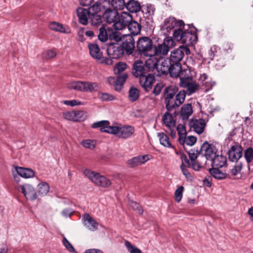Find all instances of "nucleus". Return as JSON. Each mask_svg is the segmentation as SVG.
Listing matches in <instances>:
<instances>
[{
    "label": "nucleus",
    "mask_w": 253,
    "mask_h": 253,
    "mask_svg": "<svg viewBox=\"0 0 253 253\" xmlns=\"http://www.w3.org/2000/svg\"><path fill=\"white\" fill-rule=\"evenodd\" d=\"M173 37L175 41L185 44V46L187 47L192 45L197 41V36L194 32L182 27L174 30Z\"/></svg>",
    "instance_id": "obj_1"
},
{
    "label": "nucleus",
    "mask_w": 253,
    "mask_h": 253,
    "mask_svg": "<svg viewBox=\"0 0 253 253\" xmlns=\"http://www.w3.org/2000/svg\"><path fill=\"white\" fill-rule=\"evenodd\" d=\"M155 61L154 62L150 58H148L146 60L145 64L140 60L135 61L133 65V75L137 78H140L144 75L151 72L155 69Z\"/></svg>",
    "instance_id": "obj_2"
},
{
    "label": "nucleus",
    "mask_w": 253,
    "mask_h": 253,
    "mask_svg": "<svg viewBox=\"0 0 253 253\" xmlns=\"http://www.w3.org/2000/svg\"><path fill=\"white\" fill-rule=\"evenodd\" d=\"M154 46L152 40L147 37H143L137 42V51L141 56L150 58L152 56Z\"/></svg>",
    "instance_id": "obj_3"
},
{
    "label": "nucleus",
    "mask_w": 253,
    "mask_h": 253,
    "mask_svg": "<svg viewBox=\"0 0 253 253\" xmlns=\"http://www.w3.org/2000/svg\"><path fill=\"white\" fill-rule=\"evenodd\" d=\"M84 173L97 186L107 188L112 184L111 180L105 176L101 175L98 172L92 171L89 169H85Z\"/></svg>",
    "instance_id": "obj_4"
},
{
    "label": "nucleus",
    "mask_w": 253,
    "mask_h": 253,
    "mask_svg": "<svg viewBox=\"0 0 253 253\" xmlns=\"http://www.w3.org/2000/svg\"><path fill=\"white\" fill-rule=\"evenodd\" d=\"M84 173L97 186L107 188L112 184L111 180L105 176L101 175L98 172L92 171L89 169H85Z\"/></svg>",
    "instance_id": "obj_5"
},
{
    "label": "nucleus",
    "mask_w": 253,
    "mask_h": 253,
    "mask_svg": "<svg viewBox=\"0 0 253 253\" xmlns=\"http://www.w3.org/2000/svg\"><path fill=\"white\" fill-rule=\"evenodd\" d=\"M113 128H114V130L112 131V134L125 139L129 138L135 131L134 127L129 125H119L118 126H114Z\"/></svg>",
    "instance_id": "obj_6"
},
{
    "label": "nucleus",
    "mask_w": 253,
    "mask_h": 253,
    "mask_svg": "<svg viewBox=\"0 0 253 253\" xmlns=\"http://www.w3.org/2000/svg\"><path fill=\"white\" fill-rule=\"evenodd\" d=\"M185 96L186 91L185 90H181L175 97L171 99L165 100L167 110L171 111L172 109L179 107L184 102Z\"/></svg>",
    "instance_id": "obj_7"
},
{
    "label": "nucleus",
    "mask_w": 253,
    "mask_h": 253,
    "mask_svg": "<svg viewBox=\"0 0 253 253\" xmlns=\"http://www.w3.org/2000/svg\"><path fill=\"white\" fill-rule=\"evenodd\" d=\"M184 53L189 55L190 54V50L188 47L180 45L178 48L171 52L169 58L172 63L181 64L180 61L183 58Z\"/></svg>",
    "instance_id": "obj_8"
},
{
    "label": "nucleus",
    "mask_w": 253,
    "mask_h": 253,
    "mask_svg": "<svg viewBox=\"0 0 253 253\" xmlns=\"http://www.w3.org/2000/svg\"><path fill=\"white\" fill-rule=\"evenodd\" d=\"M184 25L182 20L177 21L173 17H169L165 20L163 24L161 26V30L164 34H168L175 27L181 28Z\"/></svg>",
    "instance_id": "obj_9"
},
{
    "label": "nucleus",
    "mask_w": 253,
    "mask_h": 253,
    "mask_svg": "<svg viewBox=\"0 0 253 253\" xmlns=\"http://www.w3.org/2000/svg\"><path fill=\"white\" fill-rule=\"evenodd\" d=\"M169 47L164 44H160L157 46H154L152 56L150 59L154 62L155 61V65L159 62L160 58L163 57V56L167 55L169 51Z\"/></svg>",
    "instance_id": "obj_10"
},
{
    "label": "nucleus",
    "mask_w": 253,
    "mask_h": 253,
    "mask_svg": "<svg viewBox=\"0 0 253 253\" xmlns=\"http://www.w3.org/2000/svg\"><path fill=\"white\" fill-rule=\"evenodd\" d=\"M172 62L169 58L162 57L159 60V62L156 65L155 69L159 72V74L166 75L169 72Z\"/></svg>",
    "instance_id": "obj_11"
},
{
    "label": "nucleus",
    "mask_w": 253,
    "mask_h": 253,
    "mask_svg": "<svg viewBox=\"0 0 253 253\" xmlns=\"http://www.w3.org/2000/svg\"><path fill=\"white\" fill-rule=\"evenodd\" d=\"M107 52L109 56L113 59H119L122 57L125 53L121 44L118 43L109 45Z\"/></svg>",
    "instance_id": "obj_12"
},
{
    "label": "nucleus",
    "mask_w": 253,
    "mask_h": 253,
    "mask_svg": "<svg viewBox=\"0 0 253 253\" xmlns=\"http://www.w3.org/2000/svg\"><path fill=\"white\" fill-rule=\"evenodd\" d=\"M152 158L150 155H139L129 159L127 162V166L130 168H134L145 164Z\"/></svg>",
    "instance_id": "obj_13"
},
{
    "label": "nucleus",
    "mask_w": 253,
    "mask_h": 253,
    "mask_svg": "<svg viewBox=\"0 0 253 253\" xmlns=\"http://www.w3.org/2000/svg\"><path fill=\"white\" fill-rule=\"evenodd\" d=\"M21 192L27 199L35 200L38 198L37 192L33 186L29 184H24L20 186Z\"/></svg>",
    "instance_id": "obj_14"
},
{
    "label": "nucleus",
    "mask_w": 253,
    "mask_h": 253,
    "mask_svg": "<svg viewBox=\"0 0 253 253\" xmlns=\"http://www.w3.org/2000/svg\"><path fill=\"white\" fill-rule=\"evenodd\" d=\"M155 80V76L150 73V72L139 78L140 84L146 91L149 90L152 88V84Z\"/></svg>",
    "instance_id": "obj_15"
},
{
    "label": "nucleus",
    "mask_w": 253,
    "mask_h": 253,
    "mask_svg": "<svg viewBox=\"0 0 253 253\" xmlns=\"http://www.w3.org/2000/svg\"><path fill=\"white\" fill-rule=\"evenodd\" d=\"M196 76V72L191 68L187 67L182 69L179 76V84L194 80V77Z\"/></svg>",
    "instance_id": "obj_16"
},
{
    "label": "nucleus",
    "mask_w": 253,
    "mask_h": 253,
    "mask_svg": "<svg viewBox=\"0 0 253 253\" xmlns=\"http://www.w3.org/2000/svg\"><path fill=\"white\" fill-rule=\"evenodd\" d=\"M135 42L132 36L127 35L124 38L122 44H121L124 51L129 55L134 49Z\"/></svg>",
    "instance_id": "obj_17"
},
{
    "label": "nucleus",
    "mask_w": 253,
    "mask_h": 253,
    "mask_svg": "<svg viewBox=\"0 0 253 253\" xmlns=\"http://www.w3.org/2000/svg\"><path fill=\"white\" fill-rule=\"evenodd\" d=\"M111 2L110 0H97L90 7V10L92 12H99L110 9Z\"/></svg>",
    "instance_id": "obj_18"
},
{
    "label": "nucleus",
    "mask_w": 253,
    "mask_h": 253,
    "mask_svg": "<svg viewBox=\"0 0 253 253\" xmlns=\"http://www.w3.org/2000/svg\"><path fill=\"white\" fill-rule=\"evenodd\" d=\"M84 225L91 231H94L98 228V222L88 213H85L83 215Z\"/></svg>",
    "instance_id": "obj_19"
},
{
    "label": "nucleus",
    "mask_w": 253,
    "mask_h": 253,
    "mask_svg": "<svg viewBox=\"0 0 253 253\" xmlns=\"http://www.w3.org/2000/svg\"><path fill=\"white\" fill-rule=\"evenodd\" d=\"M110 123L108 121L103 120L95 122L92 124L93 128H100L101 132H107L112 134V131L114 130V126H110Z\"/></svg>",
    "instance_id": "obj_20"
},
{
    "label": "nucleus",
    "mask_w": 253,
    "mask_h": 253,
    "mask_svg": "<svg viewBox=\"0 0 253 253\" xmlns=\"http://www.w3.org/2000/svg\"><path fill=\"white\" fill-rule=\"evenodd\" d=\"M48 27L52 31L61 33L69 34L71 33V29L68 26L55 21L50 22L48 24Z\"/></svg>",
    "instance_id": "obj_21"
},
{
    "label": "nucleus",
    "mask_w": 253,
    "mask_h": 253,
    "mask_svg": "<svg viewBox=\"0 0 253 253\" xmlns=\"http://www.w3.org/2000/svg\"><path fill=\"white\" fill-rule=\"evenodd\" d=\"M243 149L239 145L233 146L228 152L229 160L232 162L238 161L242 156Z\"/></svg>",
    "instance_id": "obj_22"
},
{
    "label": "nucleus",
    "mask_w": 253,
    "mask_h": 253,
    "mask_svg": "<svg viewBox=\"0 0 253 253\" xmlns=\"http://www.w3.org/2000/svg\"><path fill=\"white\" fill-rule=\"evenodd\" d=\"M171 111H167L163 115L162 122L165 126L169 130H172L175 127L176 121L172 115L170 113Z\"/></svg>",
    "instance_id": "obj_23"
},
{
    "label": "nucleus",
    "mask_w": 253,
    "mask_h": 253,
    "mask_svg": "<svg viewBox=\"0 0 253 253\" xmlns=\"http://www.w3.org/2000/svg\"><path fill=\"white\" fill-rule=\"evenodd\" d=\"M76 12L79 22L84 25H86L88 18L90 16V11L87 9L79 7L77 8Z\"/></svg>",
    "instance_id": "obj_24"
},
{
    "label": "nucleus",
    "mask_w": 253,
    "mask_h": 253,
    "mask_svg": "<svg viewBox=\"0 0 253 253\" xmlns=\"http://www.w3.org/2000/svg\"><path fill=\"white\" fill-rule=\"evenodd\" d=\"M114 32L112 29L110 28L105 29L104 27L102 26L100 28L99 30V34L98 38L99 40L101 42H105L109 38L112 39L114 38L113 35Z\"/></svg>",
    "instance_id": "obj_25"
},
{
    "label": "nucleus",
    "mask_w": 253,
    "mask_h": 253,
    "mask_svg": "<svg viewBox=\"0 0 253 253\" xmlns=\"http://www.w3.org/2000/svg\"><path fill=\"white\" fill-rule=\"evenodd\" d=\"M200 150L207 157V159H208V157H211L213 154L215 155L217 151L216 149L213 145V143H203Z\"/></svg>",
    "instance_id": "obj_26"
},
{
    "label": "nucleus",
    "mask_w": 253,
    "mask_h": 253,
    "mask_svg": "<svg viewBox=\"0 0 253 253\" xmlns=\"http://www.w3.org/2000/svg\"><path fill=\"white\" fill-rule=\"evenodd\" d=\"M118 16L119 12L118 11L112 8L105 11L103 15L106 21L109 24L113 23L116 21L118 19Z\"/></svg>",
    "instance_id": "obj_27"
},
{
    "label": "nucleus",
    "mask_w": 253,
    "mask_h": 253,
    "mask_svg": "<svg viewBox=\"0 0 253 253\" xmlns=\"http://www.w3.org/2000/svg\"><path fill=\"white\" fill-rule=\"evenodd\" d=\"M206 126V123L204 119L193 120L190 123V127L198 134H201L203 132Z\"/></svg>",
    "instance_id": "obj_28"
},
{
    "label": "nucleus",
    "mask_w": 253,
    "mask_h": 253,
    "mask_svg": "<svg viewBox=\"0 0 253 253\" xmlns=\"http://www.w3.org/2000/svg\"><path fill=\"white\" fill-rule=\"evenodd\" d=\"M179 85L183 88H186V92L188 95H190L196 92L199 88V84L194 80Z\"/></svg>",
    "instance_id": "obj_29"
},
{
    "label": "nucleus",
    "mask_w": 253,
    "mask_h": 253,
    "mask_svg": "<svg viewBox=\"0 0 253 253\" xmlns=\"http://www.w3.org/2000/svg\"><path fill=\"white\" fill-rule=\"evenodd\" d=\"M14 170L18 175L25 178L33 177L35 175L34 171L31 169L15 167Z\"/></svg>",
    "instance_id": "obj_30"
},
{
    "label": "nucleus",
    "mask_w": 253,
    "mask_h": 253,
    "mask_svg": "<svg viewBox=\"0 0 253 253\" xmlns=\"http://www.w3.org/2000/svg\"><path fill=\"white\" fill-rule=\"evenodd\" d=\"M88 48L90 55L93 58L97 60L101 59L102 53L98 45L96 43H90L88 44Z\"/></svg>",
    "instance_id": "obj_31"
},
{
    "label": "nucleus",
    "mask_w": 253,
    "mask_h": 253,
    "mask_svg": "<svg viewBox=\"0 0 253 253\" xmlns=\"http://www.w3.org/2000/svg\"><path fill=\"white\" fill-rule=\"evenodd\" d=\"M125 7L131 13H136L141 9L140 3L134 0H129L126 2Z\"/></svg>",
    "instance_id": "obj_32"
},
{
    "label": "nucleus",
    "mask_w": 253,
    "mask_h": 253,
    "mask_svg": "<svg viewBox=\"0 0 253 253\" xmlns=\"http://www.w3.org/2000/svg\"><path fill=\"white\" fill-rule=\"evenodd\" d=\"M227 159L223 155H215L212 159V166L217 168H222L226 165Z\"/></svg>",
    "instance_id": "obj_33"
},
{
    "label": "nucleus",
    "mask_w": 253,
    "mask_h": 253,
    "mask_svg": "<svg viewBox=\"0 0 253 253\" xmlns=\"http://www.w3.org/2000/svg\"><path fill=\"white\" fill-rule=\"evenodd\" d=\"M127 26L131 36H136L140 33L141 26L136 21L131 20Z\"/></svg>",
    "instance_id": "obj_34"
},
{
    "label": "nucleus",
    "mask_w": 253,
    "mask_h": 253,
    "mask_svg": "<svg viewBox=\"0 0 253 253\" xmlns=\"http://www.w3.org/2000/svg\"><path fill=\"white\" fill-rule=\"evenodd\" d=\"M182 70L181 64L172 63L169 73L173 78L179 77Z\"/></svg>",
    "instance_id": "obj_35"
},
{
    "label": "nucleus",
    "mask_w": 253,
    "mask_h": 253,
    "mask_svg": "<svg viewBox=\"0 0 253 253\" xmlns=\"http://www.w3.org/2000/svg\"><path fill=\"white\" fill-rule=\"evenodd\" d=\"M98 89L97 83L83 81V92H91L97 91Z\"/></svg>",
    "instance_id": "obj_36"
},
{
    "label": "nucleus",
    "mask_w": 253,
    "mask_h": 253,
    "mask_svg": "<svg viewBox=\"0 0 253 253\" xmlns=\"http://www.w3.org/2000/svg\"><path fill=\"white\" fill-rule=\"evenodd\" d=\"M193 112L192 105L190 104L184 105L180 111V116L182 120H187Z\"/></svg>",
    "instance_id": "obj_37"
},
{
    "label": "nucleus",
    "mask_w": 253,
    "mask_h": 253,
    "mask_svg": "<svg viewBox=\"0 0 253 253\" xmlns=\"http://www.w3.org/2000/svg\"><path fill=\"white\" fill-rule=\"evenodd\" d=\"M220 168L212 167L210 169V173L215 178L222 179L226 177V174L219 169Z\"/></svg>",
    "instance_id": "obj_38"
},
{
    "label": "nucleus",
    "mask_w": 253,
    "mask_h": 253,
    "mask_svg": "<svg viewBox=\"0 0 253 253\" xmlns=\"http://www.w3.org/2000/svg\"><path fill=\"white\" fill-rule=\"evenodd\" d=\"M93 13L90 14V19L91 25L94 26H98L100 25L102 23V18L98 12H92Z\"/></svg>",
    "instance_id": "obj_39"
},
{
    "label": "nucleus",
    "mask_w": 253,
    "mask_h": 253,
    "mask_svg": "<svg viewBox=\"0 0 253 253\" xmlns=\"http://www.w3.org/2000/svg\"><path fill=\"white\" fill-rule=\"evenodd\" d=\"M177 91V88L174 86L171 85L166 87L164 91L165 100L171 99L175 96Z\"/></svg>",
    "instance_id": "obj_40"
},
{
    "label": "nucleus",
    "mask_w": 253,
    "mask_h": 253,
    "mask_svg": "<svg viewBox=\"0 0 253 253\" xmlns=\"http://www.w3.org/2000/svg\"><path fill=\"white\" fill-rule=\"evenodd\" d=\"M67 87L69 89H73L83 92V81H73L69 82L67 84Z\"/></svg>",
    "instance_id": "obj_41"
},
{
    "label": "nucleus",
    "mask_w": 253,
    "mask_h": 253,
    "mask_svg": "<svg viewBox=\"0 0 253 253\" xmlns=\"http://www.w3.org/2000/svg\"><path fill=\"white\" fill-rule=\"evenodd\" d=\"M127 78V75L126 73L118 76L117 77V84H116V90L120 91L121 90L122 86L125 83Z\"/></svg>",
    "instance_id": "obj_42"
},
{
    "label": "nucleus",
    "mask_w": 253,
    "mask_h": 253,
    "mask_svg": "<svg viewBox=\"0 0 253 253\" xmlns=\"http://www.w3.org/2000/svg\"><path fill=\"white\" fill-rule=\"evenodd\" d=\"M242 169V165L241 163H237L233 168L230 170L229 174L233 176H237V178L240 175L241 177V171Z\"/></svg>",
    "instance_id": "obj_43"
},
{
    "label": "nucleus",
    "mask_w": 253,
    "mask_h": 253,
    "mask_svg": "<svg viewBox=\"0 0 253 253\" xmlns=\"http://www.w3.org/2000/svg\"><path fill=\"white\" fill-rule=\"evenodd\" d=\"M110 2L112 7L117 11L123 10L125 7V0H111Z\"/></svg>",
    "instance_id": "obj_44"
},
{
    "label": "nucleus",
    "mask_w": 253,
    "mask_h": 253,
    "mask_svg": "<svg viewBox=\"0 0 253 253\" xmlns=\"http://www.w3.org/2000/svg\"><path fill=\"white\" fill-rule=\"evenodd\" d=\"M176 128L179 135V142H185L186 131L185 127L182 125L180 124L177 126Z\"/></svg>",
    "instance_id": "obj_45"
},
{
    "label": "nucleus",
    "mask_w": 253,
    "mask_h": 253,
    "mask_svg": "<svg viewBox=\"0 0 253 253\" xmlns=\"http://www.w3.org/2000/svg\"><path fill=\"white\" fill-rule=\"evenodd\" d=\"M126 26L132 20V17L130 13L127 12H123L121 16H118V19Z\"/></svg>",
    "instance_id": "obj_46"
},
{
    "label": "nucleus",
    "mask_w": 253,
    "mask_h": 253,
    "mask_svg": "<svg viewBox=\"0 0 253 253\" xmlns=\"http://www.w3.org/2000/svg\"><path fill=\"white\" fill-rule=\"evenodd\" d=\"M38 193L42 196L45 195L49 190V186L47 183L42 182L40 183L38 186Z\"/></svg>",
    "instance_id": "obj_47"
},
{
    "label": "nucleus",
    "mask_w": 253,
    "mask_h": 253,
    "mask_svg": "<svg viewBox=\"0 0 253 253\" xmlns=\"http://www.w3.org/2000/svg\"><path fill=\"white\" fill-rule=\"evenodd\" d=\"M139 90L134 87H131L129 90V99L131 102L135 101L139 97Z\"/></svg>",
    "instance_id": "obj_48"
},
{
    "label": "nucleus",
    "mask_w": 253,
    "mask_h": 253,
    "mask_svg": "<svg viewBox=\"0 0 253 253\" xmlns=\"http://www.w3.org/2000/svg\"><path fill=\"white\" fill-rule=\"evenodd\" d=\"M86 117V112L83 111H75L74 122L83 121Z\"/></svg>",
    "instance_id": "obj_49"
},
{
    "label": "nucleus",
    "mask_w": 253,
    "mask_h": 253,
    "mask_svg": "<svg viewBox=\"0 0 253 253\" xmlns=\"http://www.w3.org/2000/svg\"><path fill=\"white\" fill-rule=\"evenodd\" d=\"M98 97L103 101H109L115 99V96L112 94L102 92H99L98 93Z\"/></svg>",
    "instance_id": "obj_50"
},
{
    "label": "nucleus",
    "mask_w": 253,
    "mask_h": 253,
    "mask_svg": "<svg viewBox=\"0 0 253 253\" xmlns=\"http://www.w3.org/2000/svg\"><path fill=\"white\" fill-rule=\"evenodd\" d=\"M125 245L129 253H142V251L140 249L132 245L128 241H125Z\"/></svg>",
    "instance_id": "obj_51"
},
{
    "label": "nucleus",
    "mask_w": 253,
    "mask_h": 253,
    "mask_svg": "<svg viewBox=\"0 0 253 253\" xmlns=\"http://www.w3.org/2000/svg\"><path fill=\"white\" fill-rule=\"evenodd\" d=\"M127 68V65L124 62H119L116 64L114 72L115 74L119 75L121 73L124 72Z\"/></svg>",
    "instance_id": "obj_52"
},
{
    "label": "nucleus",
    "mask_w": 253,
    "mask_h": 253,
    "mask_svg": "<svg viewBox=\"0 0 253 253\" xmlns=\"http://www.w3.org/2000/svg\"><path fill=\"white\" fill-rule=\"evenodd\" d=\"M244 157L248 164L251 163L253 160V149L251 147L247 148L245 151Z\"/></svg>",
    "instance_id": "obj_53"
},
{
    "label": "nucleus",
    "mask_w": 253,
    "mask_h": 253,
    "mask_svg": "<svg viewBox=\"0 0 253 253\" xmlns=\"http://www.w3.org/2000/svg\"><path fill=\"white\" fill-rule=\"evenodd\" d=\"M183 190L184 187L182 186L178 187L175 190L174 193V197L175 200L176 202H179L181 201L183 195Z\"/></svg>",
    "instance_id": "obj_54"
},
{
    "label": "nucleus",
    "mask_w": 253,
    "mask_h": 253,
    "mask_svg": "<svg viewBox=\"0 0 253 253\" xmlns=\"http://www.w3.org/2000/svg\"><path fill=\"white\" fill-rule=\"evenodd\" d=\"M129 205L138 213L140 214L143 213V210L142 209V207L137 203L131 201L129 203Z\"/></svg>",
    "instance_id": "obj_55"
},
{
    "label": "nucleus",
    "mask_w": 253,
    "mask_h": 253,
    "mask_svg": "<svg viewBox=\"0 0 253 253\" xmlns=\"http://www.w3.org/2000/svg\"><path fill=\"white\" fill-rule=\"evenodd\" d=\"M181 159L182 163L180 165V169H182V168H186V167H191V162H190L189 160L185 155L181 156Z\"/></svg>",
    "instance_id": "obj_56"
},
{
    "label": "nucleus",
    "mask_w": 253,
    "mask_h": 253,
    "mask_svg": "<svg viewBox=\"0 0 253 253\" xmlns=\"http://www.w3.org/2000/svg\"><path fill=\"white\" fill-rule=\"evenodd\" d=\"M63 117L67 120L74 122L75 111L64 112L63 113Z\"/></svg>",
    "instance_id": "obj_57"
},
{
    "label": "nucleus",
    "mask_w": 253,
    "mask_h": 253,
    "mask_svg": "<svg viewBox=\"0 0 253 253\" xmlns=\"http://www.w3.org/2000/svg\"><path fill=\"white\" fill-rule=\"evenodd\" d=\"M56 55V53L52 50H48L43 53V57L44 59H48L54 58Z\"/></svg>",
    "instance_id": "obj_58"
},
{
    "label": "nucleus",
    "mask_w": 253,
    "mask_h": 253,
    "mask_svg": "<svg viewBox=\"0 0 253 253\" xmlns=\"http://www.w3.org/2000/svg\"><path fill=\"white\" fill-rule=\"evenodd\" d=\"M63 244L66 248L70 252H75L76 251L72 246V245L67 240V239L64 237L63 239Z\"/></svg>",
    "instance_id": "obj_59"
},
{
    "label": "nucleus",
    "mask_w": 253,
    "mask_h": 253,
    "mask_svg": "<svg viewBox=\"0 0 253 253\" xmlns=\"http://www.w3.org/2000/svg\"><path fill=\"white\" fill-rule=\"evenodd\" d=\"M162 44L169 47V49H170V47L173 45L174 41L171 37H167L165 38Z\"/></svg>",
    "instance_id": "obj_60"
},
{
    "label": "nucleus",
    "mask_w": 253,
    "mask_h": 253,
    "mask_svg": "<svg viewBox=\"0 0 253 253\" xmlns=\"http://www.w3.org/2000/svg\"><path fill=\"white\" fill-rule=\"evenodd\" d=\"M113 23V27L116 30H121L126 27V26L119 19L116 20V21Z\"/></svg>",
    "instance_id": "obj_61"
},
{
    "label": "nucleus",
    "mask_w": 253,
    "mask_h": 253,
    "mask_svg": "<svg viewBox=\"0 0 253 253\" xmlns=\"http://www.w3.org/2000/svg\"><path fill=\"white\" fill-rule=\"evenodd\" d=\"M63 103L65 105L72 107L82 104V102L81 101L77 100H64L63 101Z\"/></svg>",
    "instance_id": "obj_62"
},
{
    "label": "nucleus",
    "mask_w": 253,
    "mask_h": 253,
    "mask_svg": "<svg viewBox=\"0 0 253 253\" xmlns=\"http://www.w3.org/2000/svg\"><path fill=\"white\" fill-rule=\"evenodd\" d=\"M199 154L198 150H190L188 152L189 157L191 162L195 161Z\"/></svg>",
    "instance_id": "obj_63"
},
{
    "label": "nucleus",
    "mask_w": 253,
    "mask_h": 253,
    "mask_svg": "<svg viewBox=\"0 0 253 253\" xmlns=\"http://www.w3.org/2000/svg\"><path fill=\"white\" fill-rule=\"evenodd\" d=\"M160 142H169V137L164 133L161 132L158 133Z\"/></svg>",
    "instance_id": "obj_64"
}]
</instances>
